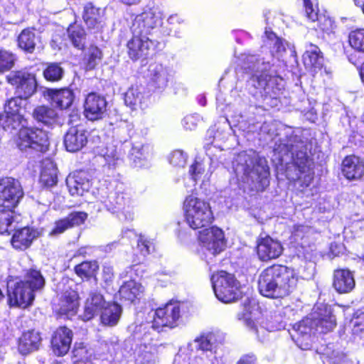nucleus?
Returning <instances> with one entry per match:
<instances>
[{
    "instance_id": "1",
    "label": "nucleus",
    "mask_w": 364,
    "mask_h": 364,
    "mask_svg": "<svg viewBox=\"0 0 364 364\" xmlns=\"http://www.w3.org/2000/svg\"><path fill=\"white\" fill-rule=\"evenodd\" d=\"M264 43L269 48L271 54L267 57L256 55L242 54L240 58L242 68L251 75L250 82L255 88L253 94L265 100L276 99L284 89V80L269 73L273 65V57L285 51L286 43L272 31L264 33Z\"/></svg>"
},
{
    "instance_id": "2",
    "label": "nucleus",
    "mask_w": 364,
    "mask_h": 364,
    "mask_svg": "<svg viewBox=\"0 0 364 364\" xmlns=\"http://www.w3.org/2000/svg\"><path fill=\"white\" fill-rule=\"evenodd\" d=\"M23 99L18 95L8 100L4 112L0 114V128L10 132L20 129L17 146L21 150L45 152L49 145L48 134L41 129L24 127L26 119L21 114Z\"/></svg>"
},
{
    "instance_id": "3",
    "label": "nucleus",
    "mask_w": 364,
    "mask_h": 364,
    "mask_svg": "<svg viewBox=\"0 0 364 364\" xmlns=\"http://www.w3.org/2000/svg\"><path fill=\"white\" fill-rule=\"evenodd\" d=\"M298 277L294 270L284 265H272L264 269L258 279L262 295L269 298H283L296 288Z\"/></svg>"
},
{
    "instance_id": "4",
    "label": "nucleus",
    "mask_w": 364,
    "mask_h": 364,
    "mask_svg": "<svg viewBox=\"0 0 364 364\" xmlns=\"http://www.w3.org/2000/svg\"><path fill=\"white\" fill-rule=\"evenodd\" d=\"M233 167L237 176L252 191H263L269 184L267 162L254 151L240 153L233 162Z\"/></svg>"
},
{
    "instance_id": "5",
    "label": "nucleus",
    "mask_w": 364,
    "mask_h": 364,
    "mask_svg": "<svg viewBox=\"0 0 364 364\" xmlns=\"http://www.w3.org/2000/svg\"><path fill=\"white\" fill-rule=\"evenodd\" d=\"M45 279L40 271L31 269L24 276L23 281L7 284L8 299L10 306L26 308L33 301L36 291L41 289Z\"/></svg>"
},
{
    "instance_id": "6",
    "label": "nucleus",
    "mask_w": 364,
    "mask_h": 364,
    "mask_svg": "<svg viewBox=\"0 0 364 364\" xmlns=\"http://www.w3.org/2000/svg\"><path fill=\"white\" fill-rule=\"evenodd\" d=\"M295 144L291 143V140L285 144L287 151L291 152L292 160L295 167L298 171L296 176H291L289 171L287 170V174L289 179L296 181L301 191L309 187L314 178L313 163L306 154V148L304 143L296 139H294Z\"/></svg>"
},
{
    "instance_id": "7",
    "label": "nucleus",
    "mask_w": 364,
    "mask_h": 364,
    "mask_svg": "<svg viewBox=\"0 0 364 364\" xmlns=\"http://www.w3.org/2000/svg\"><path fill=\"white\" fill-rule=\"evenodd\" d=\"M183 211L187 224L193 230L204 228L213 220L210 203L193 196H189L185 199Z\"/></svg>"
},
{
    "instance_id": "8",
    "label": "nucleus",
    "mask_w": 364,
    "mask_h": 364,
    "mask_svg": "<svg viewBox=\"0 0 364 364\" xmlns=\"http://www.w3.org/2000/svg\"><path fill=\"white\" fill-rule=\"evenodd\" d=\"M215 296L224 303H230L241 296L240 283L234 275L225 271L213 274L211 277Z\"/></svg>"
},
{
    "instance_id": "9",
    "label": "nucleus",
    "mask_w": 364,
    "mask_h": 364,
    "mask_svg": "<svg viewBox=\"0 0 364 364\" xmlns=\"http://www.w3.org/2000/svg\"><path fill=\"white\" fill-rule=\"evenodd\" d=\"M70 283L73 284V282L63 278L58 284L57 288L61 292V296L54 308L57 314L68 318L75 315L79 307L78 294L71 288Z\"/></svg>"
},
{
    "instance_id": "10",
    "label": "nucleus",
    "mask_w": 364,
    "mask_h": 364,
    "mask_svg": "<svg viewBox=\"0 0 364 364\" xmlns=\"http://www.w3.org/2000/svg\"><path fill=\"white\" fill-rule=\"evenodd\" d=\"M24 195L18 180L12 177L0 178V206L14 208Z\"/></svg>"
},
{
    "instance_id": "11",
    "label": "nucleus",
    "mask_w": 364,
    "mask_h": 364,
    "mask_svg": "<svg viewBox=\"0 0 364 364\" xmlns=\"http://www.w3.org/2000/svg\"><path fill=\"white\" fill-rule=\"evenodd\" d=\"M151 314L153 318L151 327L153 329L160 331L165 326L173 328L181 316L179 304L171 301Z\"/></svg>"
},
{
    "instance_id": "12",
    "label": "nucleus",
    "mask_w": 364,
    "mask_h": 364,
    "mask_svg": "<svg viewBox=\"0 0 364 364\" xmlns=\"http://www.w3.org/2000/svg\"><path fill=\"white\" fill-rule=\"evenodd\" d=\"M309 318L314 323L315 331L321 333L332 331L336 324L331 307L323 303L315 305Z\"/></svg>"
},
{
    "instance_id": "13",
    "label": "nucleus",
    "mask_w": 364,
    "mask_h": 364,
    "mask_svg": "<svg viewBox=\"0 0 364 364\" xmlns=\"http://www.w3.org/2000/svg\"><path fill=\"white\" fill-rule=\"evenodd\" d=\"M198 240L200 245L213 255L220 253L226 246L223 231L214 226L200 231Z\"/></svg>"
},
{
    "instance_id": "14",
    "label": "nucleus",
    "mask_w": 364,
    "mask_h": 364,
    "mask_svg": "<svg viewBox=\"0 0 364 364\" xmlns=\"http://www.w3.org/2000/svg\"><path fill=\"white\" fill-rule=\"evenodd\" d=\"M8 82L16 87V92L19 97L27 99L36 89V80L34 75L24 71L12 72L7 76Z\"/></svg>"
},
{
    "instance_id": "15",
    "label": "nucleus",
    "mask_w": 364,
    "mask_h": 364,
    "mask_svg": "<svg viewBox=\"0 0 364 364\" xmlns=\"http://www.w3.org/2000/svg\"><path fill=\"white\" fill-rule=\"evenodd\" d=\"M107 102L103 96L95 92L88 94L84 102V114L90 121L103 119L107 115Z\"/></svg>"
},
{
    "instance_id": "16",
    "label": "nucleus",
    "mask_w": 364,
    "mask_h": 364,
    "mask_svg": "<svg viewBox=\"0 0 364 364\" xmlns=\"http://www.w3.org/2000/svg\"><path fill=\"white\" fill-rule=\"evenodd\" d=\"M314 328V323L307 317L293 326L290 333L291 337L299 348L307 350L311 347V333Z\"/></svg>"
},
{
    "instance_id": "17",
    "label": "nucleus",
    "mask_w": 364,
    "mask_h": 364,
    "mask_svg": "<svg viewBox=\"0 0 364 364\" xmlns=\"http://www.w3.org/2000/svg\"><path fill=\"white\" fill-rule=\"evenodd\" d=\"M155 44L149 38L139 37L133 35L127 44L129 57L133 60H137L140 58H146L150 50L154 47Z\"/></svg>"
},
{
    "instance_id": "18",
    "label": "nucleus",
    "mask_w": 364,
    "mask_h": 364,
    "mask_svg": "<svg viewBox=\"0 0 364 364\" xmlns=\"http://www.w3.org/2000/svg\"><path fill=\"white\" fill-rule=\"evenodd\" d=\"M87 143V132L79 124L71 127L65 134L64 144L67 151L70 152L80 151Z\"/></svg>"
},
{
    "instance_id": "19",
    "label": "nucleus",
    "mask_w": 364,
    "mask_h": 364,
    "mask_svg": "<svg viewBox=\"0 0 364 364\" xmlns=\"http://www.w3.org/2000/svg\"><path fill=\"white\" fill-rule=\"evenodd\" d=\"M283 252L281 242L269 236L262 237L257 243V255L262 261L278 258Z\"/></svg>"
},
{
    "instance_id": "20",
    "label": "nucleus",
    "mask_w": 364,
    "mask_h": 364,
    "mask_svg": "<svg viewBox=\"0 0 364 364\" xmlns=\"http://www.w3.org/2000/svg\"><path fill=\"white\" fill-rule=\"evenodd\" d=\"M224 341L225 336L220 332L210 333L196 338L195 342L198 343V348L203 351L196 360H202L204 357H214L213 351Z\"/></svg>"
},
{
    "instance_id": "21",
    "label": "nucleus",
    "mask_w": 364,
    "mask_h": 364,
    "mask_svg": "<svg viewBox=\"0 0 364 364\" xmlns=\"http://www.w3.org/2000/svg\"><path fill=\"white\" fill-rule=\"evenodd\" d=\"M355 287L353 272L348 269H338L333 272V287L339 294L351 292Z\"/></svg>"
},
{
    "instance_id": "22",
    "label": "nucleus",
    "mask_w": 364,
    "mask_h": 364,
    "mask_svg": "<svg viewBox=\"0 0 364 364\" xmlns=\"http://www.w3.org/2000/svg\"><path fill=\"white\" fill-rule=\"evenodd\" d=\"M73 339V332L65 326L58 328L53 336L51 346L53 353L61 356L66 354L70 348Z\"/></svg>"
},
{
    "instance_id": "23",
    "label": "nucleus",
    "mask_w": 364,
    "mask_h": 364,
    "mask_svg": "<svg viewBox=\"0 0 364 364\" xmlns=\"http://www.w3.org/2000/svg\"><path fill=\"white\" fill-rule=\"evenodd\" d=\"M238 318L243 319L245 324L250 330H252L257 334V337L260 340L264 339L268 331H278L284 328L285 327L284 322L283 321L279 314L274 315V321H272L271 323L269 324V326H267V329L264 328L262 326L258 327L255 321L252 320L251 317H250L247 313L243 314L242 316H240V314H239Z\"/></svg>"
},
{
    "instance_id": "24",
    "label": "nucleus",
    "mask_w": 364,
    "mask_h": 364,
    "mask_svg": "<svg viewBox=\"0 0 364 364\" xmlns=\"http://www.w3.org/2000/svg\"><path fill=\"white\" fill-rule=\"evenodd\" d=\"M87 218V214L85 212H73L67 217L57 220L49 235L51 236L60 235L68 229L84 223Z\"/></svg>"
},
{
    "instance_id": "25",
    "label": "nucleus",
    "mask_w": 364,
    "mask_h": 364,
    "mask_svg": "<svg viewBox=\"0 0 364 364\" xmlns=\"http://www.w3.org/2000/svg\"><path fill=\"white\" fill-rule=\"evenodd\" d=\"M149 74L151 82L158 89H164L172 78V70L159 63L149 65Z\"/></svg>"
},
{
    "instance_id": "26",
    "label": "nucleus",
    "mask_w": 364,
    "mask_h": 364,
    "mask_svg": "<svg viewBox=\"0 0 364 364\" xmlns=\"http://www.w3.org/2000/svg\"><path fill=\"white\" fill-rule=\"evenodd\" d=\"M38 235L39 232L36 229L25 227L15 232L11 238V244L16 250H26Z\"/></svg>"
},
{
    "instance_id": "27",
    "label": "nucleus",
    "mask_w": 364,
    "mask_h": 364,
    "mask_svg": "<svg viewBox=\"0 0 364 364\" xmlns=\"http://www.w3.org/2000/svg\"><path fill=\"white\" fill-rule=\"evenodd\" d=\"M107 302L103 296L97 292L92 291L86 299L82 319L89 321L102 311Z\"/></svg>"
},
{
    "instance_id": "28",
    "label": "nucleus",
    "mask_w": 364,
    "mask_h": 364,
    "mask_svg": "<svg viewBox=\"0 0 364 364\" xmlns=\"http://www.w3.org/2000/svg\"><path fill=\"white\" fill-rule=\"evenodd\" d=\"M41 336L38 331H28L23 333L18 341V350L23 355H27L39 348Z\"/></svg>"
},
{
    "instance_id": "29",
    "label": "nucleus",
    "mask_w": 364,
    "mask_h": 364,
    "mask_svg": "<svg viewBox=\"0 0 364 364\" xmlns=\"http://www.w3.org/2000/svg\"><path fill=\"white\" fill-rule=\"evenodd\" d=\"M66 184L70 193L75 196H82L90 188V182L80 173L70 174L66 178Z\"/></svg>"
},
{
    "instance_id": "30",
    "label": "nucleus",
    "mask_w": 364,
    "mask_h": 364,
    "mask_svg": "<svg viewBox=\"0 0 364 364\" xmlns=\"http://www.w3.org/2000/svg\"><path fill=\"white\" fill-rule=\"evenodd\" d=\"M143 88L132 86L124 94V102L133 109L139 107L142 109L146 108L149 98L142 92Z\"/></svg>"
},
{
    "instance_id": "31",
    "label": "nucleus",
    "mask_w": 364,
    "mask_h": 364,
    "mask_svg": "<svg viewBox=\"0 0 364 364\" xmlns=\"http://www.w3.org/2000/svg\"><path fill=\"white\" fill-rule=\"evenodd\" d=\"M342 171L349 180L360 178L364 174L363 162L358 156H346L343 161Z\"/></svg>"
},
{
    "instance_id": "32",
    "label": "nucleus",
    "mask_w": 364,
    "mask_h": 364,
    "mask_svg": "<svg viewBox=\"0 0 364 364\" xmlns=\"http://www.w3.org/2000/svg\"><path fill=\"white\" fill-rule=\"evenodd\" d=\"M303 62L307 69H320L323 63V58L318 47L311 44L303 55Z\"/></svg>"
},
{
    "instance_id": "33",
    "label": "nucleus",
    "mask_w": 364,
    "mask_h": 364,
    "mask_svg": "<svg viewBox=\"0 0 364 364\" xmlns=\"http://www.w3.org/2000/svg\"><path fill=\"white\" fill-rule=\"evenodd\" d=\"M101 321L105 326H115L121 316L122 307L116 303H107L102 309Z\"/></svg>"
},
{
    "instance_id": "34",
    "label": "nucleus",
    "mask_w": 364,
    "mask_h": 364,
    "mask_svg": "<svg viewBox=\"0 0 364 364\" xmlns=\"http://www.w3.org/2000/svg\"><path fill=\"white\" fill-rule=\"evenodd\" d=\"M143 291L144 288L140 284L134 280H129L120 287L119 296L121 299L132 302L140 296Z\"/></svg>"
},
{
    "instance_id": "35",
    "label": "nucleus",
    "mask_w": 364,
    "mask_h": 364,
    "mask_svg": "<svg viewBox=\"0 0 364 364\" xmlns=\"http://www.w3.org/2000/svg\"><path fill=\"white\" fill-rule=\"evenodd\" d=\"M40 180L43 185L48 187L57 183V168L51 160L46 159L43 161Z\"/></svg>"
},
{
    "instance_id": "36",
    "label": "nucleus",
    "mask_w": 364,
    "mask_h": 364,
    "mask_svg": "<svg viewBox=\"0 0 364 364\" xmlns=\"http://www.w3.org/2000/svg\"><path fill=\"white\" fill-rule=\"evenodd\" d=\"M73 99V92L69 89L54 90L51 94L53 103L60 109L68 108L72 105Z\"/></svg>"
},
{
    "instance_id": "37",
    "label": "nucleus",
    "mask_w": 364,
    "mask_h": 364,
    "mask_svg": "<svg viewBox=\"0 0 364 364\" xmlns=\"http://www.w3.org/2000/svg\"><path fill=\"white\" fill-rule=\"evenodd\" d=\"M131 159L136 166H144L145 161L151 159L152 152L149 146L134 145L131 150Z\"/></svg>"
},
{
    "instance_id": "38",
    "label": "nucleus",
    "mask_w": 364,
    "mask_h": 364,
    "mask_svg": "<svg viewBox=\"0 0 364 364\" xmlns=\"http://www.w3.org/2000/svg\"><path fill=\"white\" fill-rule=\"evenodd\" d=\"M34 118L47 126H52L57 122V113L53 108L40 106L33 112Z\"/></svg>"
},
{
    "instance_id": "39",
    "label": "nucleus",
    "mask_w": 364,
    "mask_h": 364,
    "mask_svg": "<svg viewBox=\"0 0 364 364\" xmlns=\"http://www.w3.org/2000/svg\"><path fill=\"white\" fill-rule=\"evenodd\" d=\"M305 11L308 18L312 21H318L320 28L323 31H328L332 26L331 20L318 16L317 11L314 9L313 3L310 0H304Z\"/></svg>"
},
{
    "instance_id": "40",
    "label": "nucleus",
    "mask_w": 364,
    "mask_h": 364,
    "mask_svg": "<svg viewBox=\"0 0 364 364\" xmlns=\"http://www.w3.org/2000/svg\"><path fill=\"white\" fill-rule=\"evenodd\" d=\"M82 17L88 28H95L100 22V10L94 6L92 3H87L84 7Z\"/></svg>"
},
{
    "instance_id": "41",
    "label": "nucleus",
    "mask_w": 364,
    "mask_h": 364,
    "mask_svg": "<svg viewBox=\"0 0 364 364\" xmlns=\"http://www.w3.org/2000/svg\"><path fill=\"white\" fill-rule=\"evenodd\" d=\"M68 33L73 45L78 49H82L85 43V32L83 28L78 24L70 26Z\"/></svg>"
},
{
    "instance_id": "42",
    "label": "nucleus",
    "mask_w": 364,
    "mask_h": 364,
    "mask_svg": "<svg viewBox=\"0 0 364 364\" xmlns=\"http://www.w3.org/2000/svg\"><path fill=\"white\" fill-rule=\"evenodd\" d=\"M344 358L345 354L339 349H336L332 344L326 346L321 357L324 364H339Z\"/></svg>"
},
{
    "instance_id": "43",
    "label": "nucleus",
    "mask_w": 364,
    "mask_h": 364,
    "mask_svg": "<svg viewBox=\"0 0 364 364\" xmlns=\"http://www.w3.org/2000/svg\"><path fill=\"white\" fill-rule=\"evenodd\" d=\"M36 41V35L34 32L30 29H24L22 31L18 39L19 47L28 53L33 51Z\"/></svg>"
},
{
    "instance_id": "44",
    "label": "nucleus",
    "mask_w": 364,
    "mask_h": 364,
    "mask_svg": "<svg viewBox=\"0 0 364 364\" xmlns=\"http://www.w3.org/2000/svg\"><path fill=\"white\" fill-rule=\"evenodd\" d=\"M99 269L96 261H85L75 267V273L81 278H90L95 275Z\"/></svg>"
},
{
    "instance_id": "45",
    "label": "nucleus",
    "mask_w": 364,
    "mask_h": 364,
    "mask_svg": "<svg viewBox=\"0 0 364 364\" xmlns=\"http://www.w3.org/2000/svg\"><path fill=\"white\" fill-rule=\"evenodd\" d=\"M213 170L210 167L207 171L205 168V165L202 161H195V162L190 166L189 174L193 181L194 183L203 176L205 178L208 179L211 176Z\"/></svg>"
},
{
    "instance_id": "46",
    "label": "nucleus",
    "mask_w": 364,
    "mask_h": 364,
    "mask_svg": "<svg viewBox=\"0 0 364 364\" xmlns=\"http://www.w3.org/2000/svg\"><path fill=\"white\" fill-rule=\"evenodd\" d=\"M348 42L353 50L364 53V29L352 31L348 35Z\"/></svg>"
},
{
    "instance_id": "47",
    "label": "nucleus",
    "mask_w": 364,
    "mask_h": 364,
    "mask_svg": "<svg viewBox=\"0 0 364 364\" xmlns=\"http://www.w3.org/2000/svg\"><path fill=\"white\" fill-rule=\"evenodd\" d=\"M144 20H142L141 16L140 15H137L131 26V31L133 35H136V36L139 37H145L149 38V35L151 34V29L147 28V26H145L144 23Z\"/></svg>"
},
{
    "instance_id": "48",
    "label": "nucleus",
    "mask_w": 364,
    "mask_h": 364,
    "mask_svg": "<svg viewBox=\"0 0 364 364\" xmlns=\"http://www.w3.org/2000/svg\"><path fill=\"white\" fill-rule=\"evenodd\" d=\"M139 15L141 16L142 20H144L145 26H147V28H149L151 30H154L161 23V14L152 9L144 11Z\"/></svg>"
},
{
    "instance_id": "49",
    "label": "nucleus",
    "mask_w": 364,
    "mask_h": 364,
    "mask_svg": "<svg viewBox=\"0 0 364 364\" xmlns=\"http://www.w3.org/2000/svg\"><path fill=\"white\" fill-rule=\"evenodd\" d=\"M63 70L58 63L50 64L43 71V75L47 80L55 82L60 80Z\"/></svg>"
},
{
    "instance_id": "50",
    "label": "nucleus",
    "mask_w": 364,
    "mask_h": 364,
    "mask_svg": "<svg viewBox=\"0 0 364 364\" xmlns=\"http://www.w3.org/2000/svg\"><path fill=\"white\" fill-rule=\"evenodd\" d=\"M13 211L10 208L0 210V234L8 232L13 220Z\"/></svg>"
},
{
    "instance_id": "51",
    "label": "nucleus",
    "mask_w": 364,
    "mask_h": 364,
    "mask_svg": "<svg viewBox=\"0 0 364 364\" xmlns=\"http://www.w3.org/2000/svg\"><path fill=\"white\" fill-rule=\"evenodd\" d=\"M352 333L355 337L364 338V313L355 317L352 321Z\"/></svg>"
},
{
    "instance_id": "52",
    "label": "nucleus",
    "mask_w": 364,
    "mask_h": 364,
    "mask_svg": "<svg viewBox=\"0 0 364 364\" xmlns=\"http://www.w3.org/2000/svg\"><path fill=\"white\" fill-rule=\"evenodd\" d=\"M73 362L75 364H86L90 360L91 355H89L86 348L80 346L75 347L73 351Z\"/></svg>"
},
{
    "instance_id": "53",
    "label": "nucleus",
    "mask_w": 364,
    "mask_h": 364,
    "mask_svg": "<svg viewBox=\"0 0 364 364\" xmlns=\"http://www.w3.org/2000/svg\"><path fill=\"white\" fill-rule=\"evenodd\" d=\"M102 158L109 168H113L120 160V153L117 151L114 146H112L107 149V151L103 155Z\"/></svg>"
},
{
    "instance_id": "54",
    "label": "nucleus",
    "mask_w": 364,
    "mask_h": 364,
    "mask_svg": "<svg viewBox=\"0 0 364 364\" xmlns=\"http://www.w3.org/2000/svg\"><path fill=\"white\" fill-rule=\"evenodd\" d=\"M14 56L6 50H0V72L10 70L14 63Z\"/></svg>"
},
{
    "instance_id": "55",
    "label": "nucleus",
    "mask_w": 364,
    "mask_h": 364,
    "mask_svg": "<svg viewBox=\"0 0 364 364\" xmlns=\"http://www.w3.org/2000/svg\"><path fill=\"white\" fill-rule=\"evenodd\" d=\"M187 160V155L181 150L173 151L168 156V161L174 166L183 167Z\"/></svg>"
},
{
    "instance_id": "56",
    "label": "nucleus",
    "mask_w": 364,
    "mask_h": 364,
    "mask_svg": "<svg viewBox=\"0 0 364 364\" xmlns=\"http://www.w3.org/2000/svg\"><path fill=\"white\" fill-rule=\"evenodd\" d=\"M102 58V52L97 47H91L89 49L88 53V60L87 65L92 69L95 67V65L100 61Z\"/></svg>"
},
{
    "instance_id": "57",
    "label": "nucleus",
    "mask_w": 364,
    "mask_h": 364,
    "mask_svg": "<svg viewBox=\"0 0 364 364\" xmlns=\"http://www.w3.org/2000/svg\"><path fill=\"white\" fill-rule=\"evenodd\" d=\"M137 247L141 253L144 256L149 254L151 250L154 249L152 242L141 235L138 239Z\"/></svg>"
},
{
    "instance_id": "58",
    "label": "nucleus",
    "mask_w": 364,
    "mask_h": 364,
    "mask_svg": "<svg viewBox=\"0 0 364 364\" xmlns=\"http://www.w3.org/2000/svg\"><path fill=\"white\" fill-rule=\"evenodd\" d=\"M114 278L113 268L110 265H104L102 268V279L105 282L109 283Z\"/></svg>"
},
{
    "instance_id": "59",
    "label": "nucleus",
    "mask_w": 364,
    "mask_h": 364,
    "mask_svg": "<svg viewBox=\"0 0 364 364\" xmlns=\"http://www.w3.org/2000/svg\"><path fill=\"white\" fill-rule=\"evenodd\" d=\"M237 364H257V358L254 354H246L240 358Z\"/></svg>"
},
{
    "instance_id": "60",
    "label": "nucleus",
    "mask_w": 364,
    "mask_h": 364,
    "mask_svg": "<svg viewBox=\"0 0 364 364\" xmlns=\"http://www.w3.org/2000/svg\"><path fill=\"white\" fill-rule=\"evenodd\" d=\"M344 250V247L341 244L331 243L330 246V252L333 256H338Z\"/></svg>"
},
{
    "instance_id": "61",
    "label": "nucleus",
    "mask_w": 364,
    "mask_h": 364,
    "mask_svg": "<svg viewBox=\"0 0 364 364\" xmlns=\"http://www.w3.org/2000/svg\"><path fill=\"white\" fill-rule=\"evenodd\" d=\"M183 126L186 129H193L196 124L193 122V117L192 116H187L183 119Z\"/></svg>"
},
{
    "instance_id": "62",
    "label": "nucleus",
    "mask_w": 364,
    "mask_h": 364,
    "mask_svg": "<svg viewBox=\"0 0 364 364\" xmlns=\"http://www.w3.org/2000/svg\"><path fill=\"white\" fill-rule=\"evenodd\" d=\"M183 21V19L181 17H179L177 14L171 15L167 19V22L171 25H173L175 23L180 24Z\"/></svg>"
},
{
    "instance_id": "63",
    "label": "nucleus",
    "mask_w": 364,
    "mask_h": 364,
    "mask_svg": "<svg viewBox=\"0 0 364 364\" xmlns=\"http://www.w3.org/2000/svg\"><path fill=\"white\" fill-rule=\"evenodd\" d=\"M118 245L117 242H112L111 243L107 244V245L102 247V250L105 252H110L113 249H115Z\"/></svg>"
},
{
    "instance_id": "64",
    "label": "nucleus",
    "mask_w": 364,
    "mask_h": 364,
    "mask_svg": "<svg viewBox=\"0 0 364 364\" xmlns=\"http://www.w3.org/2000/svg\"><path fill=\"white\" fill-rule=\"evenodd\" d=\"M87 249H88V247H82L79 248L76 251L75 254L74 255V257H77V256L85 257L87 255Z\"/></svg>"
}]
</instances>
